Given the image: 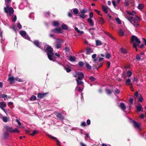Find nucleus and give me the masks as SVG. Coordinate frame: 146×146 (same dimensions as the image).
I'll use <instances>...</instances> for the list:
<instances>
[{
	"mask_svg": "<svg viewBox=\"0 0 146 146\" xmlns=\"http://www.w3.org/2000/svg\"><path fill=\"white\" fill-rule=\"evenodd\" d=\"M105 33L109 37H110L112 39H115L112 36L111 34L107 32H105Z\"/></svg>",
	"mask_w": 146,
	"mask_h": 146,
	"instance_id": "nucleus-40",
	"label": "nucleus"
},
{
	"mask_svg": "<svg viewBox=\"0 0 146 146\" xmlns=\"http://www.w3.org/2000/svg\"><path fill=\"white\" fill-rule=\"evenodd\" d=\"M126 17L134 27H139V25L138 23L140 19L138 17L135 16L133 17L131 16H129Z\"/></svg>",
	"mask_w": 146,
	"mask_h": 146,
	"instance_id": "nucleus-1",
	"label": "nucleus"
},
{
	"mask_svg": "<svg viewBox=\"0 0 146 146\" xmlns=\"http://www.w3.org/2000/svg\"><path fill=\"white\" fill-rule=\"evenodd\" d=\"M37 132V131L36 130H34L33 131L32 133L30 134L32 135H34Z\"/></svg>",
	"mask_w": 146,
	"mask_h": 146,
	"instance_id": "nucleus-61",
	"label": "nucleus"
},
{
	"mask_svg": "<svg viewBox=\"0 0 146 146\" xmlns=\"http://www.w3.org/2000/svg\"><path fill=\"white\" fill-rule=\"evenodd\" d=\"M131 80L130 79L128 78L125 81V83L127 85H132V84L131 83Z\"/></svg>",
	"mask_w": 146,
	"mask_h": 146,
	"instance_id": "nucleus-34",
	"label": "nucleus"
},
{
	"mask_svg": "<svg viewBox=\"0 0 146 146\" xmlns=\"http://www.w3.org/2000/svg\"><path fill=\"white\" fill-rule=\"evenodd\" d=\"M82 79H76V80L77 82V84L78 85H81L83 86H84V82L82 81Z\"/></svg>",
	"mask_w": 146,
	"mask_h": 146,
	"instance_id": "nucleus-16",
	"label": "nucleus"
},
{
	"mask_svg": "<svg viewBox=\"0 0 146 146\" xmlns=\"http://www.w3.org/2000/svg\"><path fill=\"white\" fill-rule=\"evenodd\" d=\"M120 91L117 88H116L114 90V93L115 95L116 94H118L119 93Z\"/></svg>",
	"mask_w": 146,
	"mask_h": 146,
	"instance_id": "nucleus-46",
	"label": "nucleus"
},
{
	"mask_svg": "<svg viewBox=\"0 0 146 146\" xmlns=\"http://www.w3.org/2000/svg\"><path fill=\"white\" fill-rule=\"evenodd\" d=\"M53 26L55 27H57L59 25V23L56 21H54L52 23Z\"/></svg>",
	"mask_w": 146,
	"mask_h": 146,
	"instance_id": "nucleus-36",
	"label": "nucleus"
},
{
	"mask_svg": "<svg viewBox=\"0 0 146 146\" xmlns=\"http://www.w3.org/2000/svg\"><path fill=\"white\" fill-rule=\"evenodd\" d=\"M36 97L34 95H32L30 98V100L31 101H35L36 100Z\"/></svg>",
	"mask_w": 146,
	"mask_h": 146,
	"instance_id": "nucleus-39",
	"label": "nucleus"
},
{
	"mask_svg": "<svg viewBox=\"0 0 146 146\" xmlns=\"http://www.w3.org/2000/svg\"><path fill=\"white\" fill-rule=\"evenodd\" d=\"M48 93H39L38 94L37 97L39 99L42 98H43Z\"/></svg>",
	"mask_w": 146,
	"mask_h": 146,
	"instance_id": "nucleus-13",
	"label": "nucleus"
},
{
	"mask_svg": "<svg viewBox=\"0 0 146 146\" xmlns=\"http://www.w3.org/2000/svg\"><path fill=\"white\" fill-rule=\"evenodd\" d=\"M20 34L23 37L26 36V33L25 31L21 30L20 32Z\"/></svg>",
	"mask_w": 146,
	"mask_h": 146,
	"instance_id": "nucleus-28",
	"label": "nucleus"
},
{
	"mask_svg": "<svg viewBox=\"0 0 146 146\" xmlns=\"http://www.w3.org/2000/svg\"><path fill=\"white\" fill-rule=\"evenodd\" d=\"M4 9L5 12L8 15L11 16L13 13L14 10L12 7L8 8H6V7H5Z\"/></svg>",
	"mask_w": 146,
	"mask_h": 146,
	"instance_id": "nucleus-6",
	"label": "nucleus"
},
{
	"mask_svg": "<svg viewBox=\"0 0 146 146\" xmlns=\"http://www.w3.org/2000/svg\"><path fill=\"white\" fill-rule=\"evenodd\" d=\"M129 4V2L128 0H125V1L124 5L125 7H127Z\"/></svg>",
	"mask_w": 146,
	"mask_h": 146,
	"instance_id": "nucleus-42",
	"label": "nucleus"
},
{
	"mask_svg": "<svg viewBox=\"0 0 146 146\" xmlns=\"http://www.w3.org/2000/svg\"><path fill=\"white\" fill-rule=\"evenodd\" d=\"M110 55L109 53H107L106 55V58L109 59L110 58Z\"/></svg>",
	"mask_w": 146,
	"mask_h": 146,
	"instance_id": "nucleus-63",
	"label": "nucleus"
},
{
	"mask_svg": "<svg viewBox=\"0 0 146 146\" xmlns=\"http://www.w3.org/2000/svg\"><path fill=\"white\" fill-rule=\"evenodd\" d=\"M112 3L114 8L117 9H118L119 8V7L116 5L115 1H112Z\"/></svg>",
	"mask_w": 146,
	"mask_h": 146,
	"instance_id": "nucleus-37",
	"label": "nucleus"
},
{
	"mask_svg": "<svg viewBox=\"0 0 146 146\" xmlns=\"http://www.w3.org/2000/svg\"><path fill=\"white\" fill-rule=\"evenodd\" d=\"M136 59L138 61H139L141 60V59L140 55H139V54H137L136 56Z\"/></svg>",
	"mask_w": 146,
	"mask_h": 146,
	"instance_id": "nucleus-43",
	"label": "nucleus"
},
{
	"mask_svg": "<svg viewBox=\"0 0 146 146\" xmlns=\"http://www.w3.org/2000/svg\"><path fill=\"white\" fill-rule=\"evenodd\" d=\"M115 20L119 24H121V21L118 18H116Z\"/></svg>",
	"mask_w": 146,
	"mask_h": 146,
	"instance_id": "nucleus-47",
	"label": "nucleus"
},
{
	"mask_svg": "<svg viewBox=\"0 0 146 146\" xmlns=\"http://www.w3.org/2000/svg\"><path fill=\"white\" fill-rule=\"evenodd\" d=\"M127 74L128 77H129L132 75V72L130 70H128L127 72Z\"/></svg>",
	"mask_w": 146,
	"mask_h": 146,
	"instance_id": "nucleus-45",
	"label": "nucleus"
},
{
	"mask_svg": "<svg viewBox=\"0 0 146 146\" xmlns=\"http://www.w3.org/2000/svg\"><path fill=\"white\" fill-rule=\"evenodd\" d=\"M88 22V23L91 26H93L94 25V22L91 19H87Z\"/></svg>",
	"mask_w": 146,
	"mask_h": 146,
	"instance_id": "nucleus-25",
	"label": "nucleus"
},
{
	"mask_svg": "<svg viewBox=\"0 0 146 146\" xmlns=\"http://www.w3.org/2000/svg\"><path fill=\"white\" fill-rule=\"evenodd\" d=\"M127 13L129 15H134L136 14V12L134 11H133L132 12H131L129 11H126Z\"/></svg>",
	"mask_w": 146,
	"mask_h": 146,
	"instance_id": "nucleus-29",
	"label": "nucleus"
},
{
	"mask_svg": "<svg viewBox=\"0 0 146 146\" xmlns=\"http://www.w3.org/2000/svg\"><path fill=\"white\" fill-rule=\"evenodd\" d=\"M64 68L65 70L67 72H69L71 71L70 69V67L68 65L66 66H64Z\"/></svg>",
	"mask_w": 146,
	"mask_h": 146,
	"instance_id": "nucleus-19",
	"label": "nucleus"
},
{
	"mask_svg": "<svg viewBox=\"0 0 146 146\" xmlns=\"http://www.w3.org/2000/svg\"><path fill=\"white\" fill-rule=\"evenodd\" d=\"M13 17V18L12 20V21L13 22H15L17 20L16 16V15H14Z\"/></svg>",
	"mask_w": 146,
	"mask_h": 146,
	"instance_id": "nucleus-55",
	"label": "nucleus"
},
{
	"mask_svg": "<svg viewBox=\"0 0 146 146\" xmlns=\"http://www.w3.org/2000/svg\"><path fill=\"white\" fill-rule=\"evenodd\" d=\"M64 42V41L63 40L60 39H56V41L54 44L55 48L58 49L60 48Z\"/></svg>",
	"mask_w": 146,
	"mask_h": 146,
	"instance_id": "nucleus-4",
	"label": "nucleus"
},
{
	"mask_svg": "<svg viewBox=\"0 0 146 146\" xmlns=\"http://www.w3.org/2000/svg\"><path fill=\"white\" fill-rule=\"evenodd\" d=\"M106 92L108 94H110L111 93V92L110 90L108 89H106Z\"/></svg>",
	"mask_w": 146,
	"mask_h": 146,
	"instance_id": "nucleus-56",
	"label": "nucleus"
},
{
	"mask_svg": "<svg viewBox=\"0 0 146 146\" xmlns=\"http://www.w3.org/2000/svg\"><path fill=\"white\" fill-rule=\"evenodd\" d=\"M110 8L107 6L105 5H102V9L104 12L106 14L108 13V11Z\"/></svg>",
	"mask_w": 146,
	"mask_h": 146,
	"instance_id": "nucleus-12",
	"label": "nucleus"
},
{
	"mask_svg": "<svg viewBox=\"0 0 146 146\" xmlns=\"http://www.w3.org/2000/svg\"><path fill=\"white\" fill-rule=\"evenodd\" d=\"M120 107L123 111H125L126 109V106L123 103H120Z\"/></svg>",
	"mask_w": 146,
	"mask_h": 146,
	"instance_id": "nucleus-21",
	"label": "nucleus"
},
{
	"mask_svg": "<svg viewBox=\"0 0 146 146\" xmlns=\"http://www.w3.org/2000/svg\"><path fill=\"white\" fill-rule=\"evenodd\" d=\"M136 108L137 110L138 111L143 112V110L142 109V107L141 104H139L138 106H136Z\"/></svg>",
	"mask_w": 146,
	"mask_h": 146,
	"instance_id": "nucleus-15",
	"label": "nucleus"
},
{
	"mask_svg": "<svg viewBox=\"0 0 146 146\" xmlns=\"http://www.w3.org/2000/svg\"><path fill=\"white\" fill-rule=\"evenodd\" d=\"M51 31L52 32L57 33H63V31L60 28H56L51 30Z\"/></svg>",
	"mask_w": 146,
	"mask_h": 146,
	"instance_id": "nucleus-9",
	"label": "nucleus"
},
{
	"mask_svg": "<svg viewBox=\"0 0 146 146\" xmlns=\"http://www.w3.org/2000/svg\"><path fill=\"white\" fill-rule=\"evenodd\" d=\"M64 50L65 52H69L70 50V48L67 46L65 48Z\"/></svg>",
	"mask_w": 146,
	"mask_h": 146,
	"instance_id": "nucleus-44",
	"label": "nucleus"
},
{
	"mask_svg": "<svg viewBox=\"0 0 146 146\" xmlns=\"http://www.w3.org/2000/svg\"><path fill=\"white\" fill-rule=\"evenodd\" d=\"M7 97V95L5 94H2L0 95V98H6Z\"/></svg>",
	"mask_w": 146,
	"mask_h": 146,
	"instance_id": "nucleus-52",
	"label": "nucleus"
},
{
	"mask_svg": "<svg viewBox=\"0 0 146 146\" xmlns=\"http://www.w3.org/2000/svg\"><path fill=\"white\" fill-rule=\"evenodd\" d=\"M119 33L120 35L122 36H123L124 34V32L121 29L119 30Z\"/></svg>",
	"mask_w": 146,
	"mask_h": 146,
	"instance_id": "nucleus-41",
	"label": "nucleus"
},
{
	"mask_svg": "<svg viewBox=\"0 0 146 146\" xmlns=\"http://www.w3.org/2000/svg\"><path fill=\"white\" fill-rule=\"evenodd\" d=\"M50 13L49 12H46L44 13V16L45 17H48L49 16Z\"/></svg>",
	"mask_w": 146,
	"mask_h": 146,
	"instance_id": "nucleus-57",
	"label": "nucleus"
},
{
	"mask_svg": "<svg viewBox=\"0 0 146 146\" xmlns=\"http://www.w3.org/2000/svg\"><path fill=\"white\" fill-rule=\"evenodd\" d=\"M4 128L7 131L10 132L11 133H19L20 132L17 129L15 128V129H13L12 127H10L8 125L5 126L4 127Z\"/></svg>",
	"mask_w": 146,
	"mask_h": 146,
	"instance_id": "nucleus-5",
	"label": "nucleus"
},
{
	"mask_svg": "<svg viewBox=\"0 0 146 146\" xmlns=\"http://www.w3.org/2000/svg\"><path fill=\"white\" fill-rule=\"evenodd\" d=\"M93 13L92 12H90L89 14V17L88 19H92L93 17Z\"/></svg>",
	"mask_w": 146,
	"mask_h": 146,
	"instance_id": "nucleus-53",
	"label": "nucleus"
},
{
	"mask_svg": "<svg viewBox=\"0 0 146 146\" xmlns=\"http://www.w3.org/2000/svg\"><path fill=\"white\" fill-rule=\"evenodd\" d=\"M3 121L5 122H7V118L5 117H2Z\"/></svg>",
	"mask_w": 146,
	"mask_h": 146,
	"instance_id": "nucleus-51",
	"label": "nucleus"
},
{
	"mask_svg": "<svg viewBox=\"0 0 146 146\" xmlns=\"http://www.w3.org/2000/svg\"><path fill=\"white\" fill-rule=\"evenodd\" d=\"M95 11L98 13V14L99 15H100L101 16H102V14H101V13H100V11H98V10H97L96 9H95Z\"/></svg>",
	"mask_w": 146,
	"mask_h": 146,
	"instance_id": "nucleus-60",
	"label": "nucleus"
},
{
	"mask_svg": "<svg viewBox=\"0 0 146 146\" xmlns=\"http://www.w3.org/2000/svg\"><path fill=\"white\" fill-rule=\"evenodd\" d=\"M88 10L87 9H84L81 10L80 13L81 14L79 16L80 18L84 19L86 17L85 13L87 12Z\"/></svg>",
	"mask_w": 146,
	"mask_h": 146,
	"instance_id": "nucleus-7",
	"label": "nucleus"
},
{
	"mask_svg": "<svg viewBox=\"0 0 146 146\" xmlns=\"http://www.w3.org/2000/svg\"><path fill=\"white\" fill-rule=\"evenodd\" d=\"M120 52L122 53L123 54H129V53H128L127 51L126 50V49L124 48L121 47L120 50Z\"/></svg>",
	"mask_w": 146,
	"mask_h": 146,
	"instance_id": "nucleus-18",
	"label": "nucleus"
},
{
	"mask_svg": "<svg viewBox=\"0 0 146 146\" xmlns=\"http://www.w3.org/2000/svg\"><path fill=\"white\" fill-rule=\"evenodd\" d=\"M7 106L6 103L4 102H2L0 103V108L2 110L3 108H4Z\"/></svg>",
	"mask_w": 146,
	"mask_h": 146,
	"instance_id": "nucleus-20",
	"label": "nucleus"
},
{
	"mask_svg": "<svg viewBox=\"0 0 146 146\" xmlns=\"http://www.w3.org/2000/svg\"><path fill=\"white\" fill-rule=\"evenodd\" d=\"M99 22L101 24H103L105 23L104 19L102 17H99Z\"/></svg>",
	"mask_w": 146,
	"mask_h": 146,
	"instance_id": "nucleus-30",
	"label": "nucleus"
},
{
	"mask_svg": "<svg viewBox=\"0 0 146 146\" xmlns=\"http://www.w3.org/2000/svg\"><path fill=\"white\" fill-rule=\"evenodd\" d=\"M47 135L51 138H52L53 139H55L56 140V144L58 146H61L60 145V141L55 137L52 136L51 135Z\"/></svg>",
	"mask_w": 146,
	"mask_h": 146,
	"instance_id": "nucleus-11",
	"label": "nucleus"
},
{
	"mask_svg": "<svg viewBox=\"0 0 146 146\" xmlns=\"http://www.w3.org/2000/svg\"><path fill=\"white\" fill-rule=\"evenodd\" d=\"M72 10L74 14L76 15L78 14L79 11L78 9L76 8L73 9Z\"/></svg>",
	"mask_w": 146,
	"mask_h": 146,
	"instance_id": "nucleus-31",
	"label": "nucleus"
},
{
	"mask_svg": "<svg viewBox=\"0 0 146 146\" xmlns=\"http://www.w3.org/2000/svg\"><path fill=\"white\" fill-rule=\"evenodd\" d=\"M56 117L58 118L61 121H62L64 119V117L62 114L60 113H56Z\"/></svg>",
	"mask_w": 146,
	"mask_h": 146,
	"instance_id": "nucleus-17",
	"label": "nucleus"
},
{
	"mask_svg": "<svg viewBox=\"0 0 146 146\" xmlns=\"http://www.w3.org/2000/svg\"><path fill=\"white\" fill-rule=\"evenodd\" d=\"M16 121L18 123L19 125H21V122L19 121L18 119H16Z\"/></svg>",
	"mask_w": 146,
	"mask_h": 146,
	"instance_id": "nucleus-64",
	"label": "nucleus"
},
{
	"mask_svg": "<svg viewBox=\"0 0 146 146\" xmlns=\"http://www.w3.org/2000/svg\"><path fill=\"white\" fill-rule=\"evenodd\" d=\"M76 59V57L74 56H71L69 58V60L71 62H73L75 61Z\"/></svg>",
	"mask_w": 146,
	"mask_h": 146,
	"instance_id": "nucleus-26",
	"label": "nucleus"
},
{
	"mask_svg": "<svg viewBox=\"0 0 146 146\" xmlns=\"http://www.w3.org/2000/svg\"><path fill=\"white\" fill-rule=\"evenodd\" d=\"M89 79L91 82H93L96 80V78L93 76H90L89 78Z\"/></svg>",
	"mask_w": 146,
	"mask_h": 146,
	"instance_id": "nucleus-48",
	"label": "nucleus"
},
{
	"mask_svg": "<svg viewBox=\"0 0 146 146\" xmlns=\"http://www.w3.org/2000/svg\"><path fill=\"white\" fill-rule=\"evenodd\" d=\"M14 80L16 81H18L19 82H21L22 81V80L20 78H19L17 77L14 78Z\"/></svg>",
	"mask_w": 146,
	"mask_h": 146,
	"instance_id": "nucleus-49",
	"label": "nucleus"
},
{
	"mask_svg": "<svg viewBox=\"0 0 146 146\" xmlns=\"http://www.w3.org/2000/svg\"><path fill=\"white\" fill-rule=\"evenodd\" d=\"M139 95L140 96V97L139 98L138 100V101L140 102H141L143 100V99L142 98L141 95L140 94H139Z\"/></svg>",
	"mask_w": 146,
	"mask_h": 146,
	"instance_id": "nucleus-50",
	"label": "nucleus"
},
{
	"mask_svg": "<svg viewBox=\"0 0 146 146\" xmlns=\"http://www.w3.org/2000/svg\"><path fill=\"white\" fill-rule=\"evenodd\" d=\"M9 137V133L7 132H6L3 133V137L5 139H7Z\"/></svg>",
	"mask_w": 146,
	"mask_h": 146,
	"instance_id": "nucleus-23",
	"label": "nucleus"
},
{
	"mask_svg": "<svg viewBox=\"0 0 146 146\" xmlns=\"http://www.w3.org/2000/svg\"><path fill=\"white\" fill-rule=\"evenodd\" d=\"M8 80L10 81L9 83L11 84H12L14 82V78L13 76L9 78Z\"/></svg>",
	"mask_w": 146,
	"mask_h": 146,
	"instance_id": "nucleus-22",
	"label": "nucleus"
},
{
	"mask_svg": "<svg viewBox=\"0 0 146 146\" xmlns=\"http://www.w3.org/2000/svg\"><path fill=\"white\" fill-rule=\"evenodd\" d=\"M61 27L62 29L63 30H66L68 29L67 26L66 25L63 24H62Z\"/></svg>",
	"mask_w": 146,
	"mask_h": 146,
	"instance_id": "nucleus-35",
	"label": "nucleus"
},
{
	"mask_svg": "<svg viewBox=\"0 0 146 146\" xmlns=\"http://www.w3.org/2000/svg\"><path fill=\"white\" fill-rule=\"evenodd\" d=\"M93 52V50L90 48H88L86 50V53L87 54H90Z\"/></svg>",
	"mask_w": 146,
	"mask_h": 146,
	"instance_id": "nucleus-27",
	"label": "nucleus"
},
{
	"mask_svg": "<svg viewBox=\"0 0 146 146\" xmlns=\"http://www.w3.org/2000/svg\"><path fill=\"white\" fill-rule=\"evenodd\" d=\"M86 67L87 69L88 70H90L92 69V66L89 65V64L88 63L86 62Z\"/></svg>",
	"mask_w": 146,
	"mask_h": 146,
	"instance_id": "nucleus-24",
	"label": "nucleus"
},
{
	"mask_svg": "<svg viewBox=\"0 0 146 146\" xmlns=\"http://www.w3.org/2000/svg\"><path fill=\"white\" fill-rule=\"evenodd\" d=\"M77 75L78 76V77L77 79H82L84 77V75L83 73L80 72H78L77 73Z\"/></svg>",
	"mask_w": 146,
	"mask_h": 146,
	"instance_id": "nucleus-14",
	"label": "nucleus"
},
{
	"mask_svg": "<svg viewBox=\"0 0 146 146\" xmlns=\"http://www.w3.org/2000/svg\"><path fill=\"white\" fill-rule=\"evenodd\" d=\"M17 27L19 29H21L22 28V26L21 25L20 23H18L17 24Z\"/></svg>",
	"mask_w": 146,
	"mask_h": 146,
	"instance_id": "nucleus-58",
	"label": "nucleus"
},
{
	"mask_svg": "<svg viewBox=\"0 0 146 146\" xmlns=\"http://www.w3.org/2000/svg\"><path fill=\"white\" fill-rule=\"evenodd\" d=\"M74 29L78 33H80L81 34H82L84 32H83V31H80V30H79L78 28H77V27H75L74 28Z\"/></svg>",
	"mask_w": 146,
	"mask_h": 146,
	"instance_id": "nucleus-38",
	"label": "nucleus"
},
{
	"mask_svg": "<svg viewBox=\"0 0 146 146\" xmlns=\"http://www.w3.org/2000/svg\"><path fill=\"white\" fill-rule=\"evenodd\" d=\"M131 122L135 127L137 128L139 130H141L140 128L141 124L140 123L137 122L136 121L134 120L132 121Z\"/></svg>",
	"mask_w": 146,
	"mask_h": 146,
	"instance_id": "nucleus-8",
	"label": "nucleus"
},
{
	"mask_svg": "<svg viewBox=\"0 0 146 146\" xmlns=\"http://www.w3.org/2000/svg\"><path fill=\"white\" fill-rule=\"evenodd\" d=\"M47 53L48 58L50 60L54 61L55 60L54 59V53H53V49L50 46H48L46 48V50H43Z\"/></svg>",
	"mask_w": 146,
	"mask_h": 146,
	"instance_id": "nucleus-2",
	"label": "nucleus"
},
{
	"mask_svg": "<svg viewBox=\"0 0 146 146\" xmlns=\"http://www.w3.org/2000/svg\"><path fill=\"white\" fill-rule=\"evenodd\" d=\"M96 44L97 46L101 45L102 44V43L101 41L99 40H96Z\"/></svg>",
	"mask_w": 146,
	"mask_h": 146,
	"instance_id": "nucleus-33",
	"label": "nucleus"
},
{
	"mask_svg": "<svg viewBox=\"0 0 146 146\" xmlns=\"http://www.w3.org/2000/svg\"><path fill=\"white\" fill-rule=\"evenodd\" d=\"M24 38H25L26 39H27L28 40H30V38L28 35H26V36H24Z\"/></svg>",
	"mask_w": 146,
	"mask_h": 146,
	"instance_id": "nucleus-62",
	"label": "nucleus"
},
{
	"mask_svg": "<svg viewBox=\"0 0 146 146\" xmlns=\"http://www.w3.org/2000/svg\"><path fill=\"white\" fill-rule=\"evenodd\" d=\"M33 43L37 47H39L42 50H43V47L41 48V43L40 42H39V41L38 40H35L34 41Z\"/></svg>",
	"mask_w": 146,
	"mask_h": 146,
	"instance_id": "nucleus-10",
	"label": "nucleus"
},
{
	"mask_svg": "<svg viewBox=\"0 0 146 146\" xmlns=\"http://www.w3.org/2000/svg\"><path fill=\"white\" fill-rule=\"evenodd\" d=\"M144 7V5L142 4H139L137 6L138 8L140 10L142 9Z\"/></svg>",
	"mask_w": 146,
	"mask_h": 146,
	"instance_id": "nucleus-32",
	"label": "nucleus"
},
{
	"mask_svg": "<svg viewBox=\"0 0 146 146\" xmlns=\"http://www.w3.org/2000/svg\"><path fill=\"white\" fill-rule=\"evenodd\" d=\"M131 42L133 44V47L136 49V51H137V46L141 42L139 39L135 36L132 35L131 37Z\"/></svg>",
	"mask_w": 146,
	"mask_h": 146,
	"instance_id": "nucleus-3",
	"label": "nucleus"
},
{
	"mask_svg": "<svg viewBox=\"0 0 146 146\" xmlns=\"http://www.w3.org/2000/svg\"><path fill=\"white\" fill-rule=\"evenodd\" d=\"M99 63L98 64L97 66L98 67H100L102 65V62H99Z\"/></svg>",
	"mask_w": 146,
	"mask_h": 146,
	"instance_id": "nucleus-59",
	"label": "nucleus"
},
{
	"mask_svg": "<svg viewBox=\"0 0 146 146\" xmlns=\"http://www.w3.org/2000/svg\"><path fill=\"white\" fill-rule=\"evenodd\" d=\"M84 64L82 62H80L78 63V65L80 67H82L83 66Z\"/></svg>",
	"mask_w": 146,
	"mask_h": 146,
	"instance_id": "nucleus-54",
	"label": "nucleus"
}]
</instances>
